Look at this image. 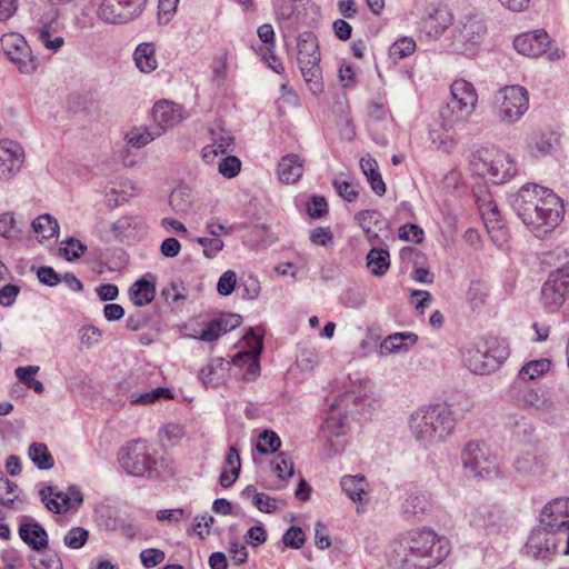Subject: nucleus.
<instances>
[{
    "label": "nucleus",
    "instance_id": "f257e3e1",
    "mask_svg": "<svg viewBox=\"0 0 569 569\" xmlns=\"http://www.w3.org/2000/svg\"><path fill=\"white\" fill-rule=\"evenodd\" d=\"M449 553L448 541L429 529L415 530L393 543L390 565L399 569H430Z\"/></svg>",
    "mask_w": 569,
    "mask_h": 569
},
{
    "label": "nucleus",
    "instance_id": "f03ea898",
    "mask_svg": "<svg viewBox=\"0 0 569 569\" xmlns=\"http://www.w3.org/2000/svg\"><path fill=\"white\" fill-rule=\"evenodd\" d=\"M442 422L440 437H448L455 429L456 418L447 403H437L427 408H420L411 415L410 429L419 441H431L435 439L436 428L432 422Z\"/></svg>",
    "mask_w": 569,
    "mask_h": 569
},
{
    "label": "nucleus",
    "instance_id": "7ed1b4c3",
    "mask_svg": "<svg viewBox=\"0 0 569 569\" xmlns=\"http://www.w3.org/2000/svg\"><path fill=\"white\" fill-rule=\"evenodd\" d=\"M298 64L306 83L313 94L323 91L322 72L320 68L319 42L312 31H303L298 36Z\"/></svg>",
    "mask_w": 569,
    "mask_h": 569
},
{
    "label": "nucleus",
    "instance_id": "20e7f679",
    "mask_svg": "<svg viewBox=\"0 0 569 569\" xmlns=\"http://www.w3.org/2000/svg\"><path fill=\"white\" fill-rule=\"evenodd\" d=\"M119 462L128 475L134 477L154 479L160 475L154 458L147 451L146 443L140 440L132 441L121 448Z\"/></svg>",
    "mask_w": 569,
    "mask_h": 569
},
{
    "label": "nucleus",
    "instance_id": "39448f33",
    "mask_svg": "<svg viewBox=\"0 0 569 569\" xmlns=\"http://www.w3.org/2000/svg\"><path fill=\"white\" fill-rule=\"evenodd\" d=\"M461 460L465 470L473 478L485 479L497 473L496 457L485 442H468L461 452Z\"/></svg>",
    "mask_w": 569,
    "mask_h": 569
},
{
    "label": "nucleus",
    "instance_id": "423d86ee",
    "mask_svg": "<svg viewBox=\"0 0 569 569\" xmlns=\"http://www.w3.org/2000/svg\"><path fill=\"white\" fill-rule=\"evenodd\" d=\"M497 114L502 122L515 123L528 110L529 93L522 86H507L496 94Z\"/></svg>",
    "mask_w": 569,
    "mask_h": 569
},
{
    "label": "nucleus",
    "instance_id": "0eeeda50",
    "mask_svg": "<svg viewBox=\"0 0 569 569\" xmlns=\"http://www.w3.org/2000/svg\"><path fill=\"white\" fill-rule=\"evenodd\" d=\"M540 192L539 203L533 208L537 217L532 218V222L523 223L537 231L545 228L543 233H548L562 220L563 204L552 190L541 188Z\"/></svg>",
    "mask_w": 569,
    "mask_h": 569
},
{
    "label": "nucleus",
    "instance_id": "6e6552de",
    "mask_svg": "<svg viewBox=\"0 0 569 569\" xmlns=\"http://www.w3.org/2000/svg\"><path fill=\"white\" fill-rule=\"evenodd\" d=\"M0 44L4 54L12 61L21 73L30 74L36 71L38 67V59L32 54V51L26 39L17 33H4L0 38Z\"/></svg>",
    "mask_w": 569,
    "mask_h": 569
},
{
    "label": "nucleus",
    "instance_id": "1a4fd4ad",
    "mask_svg": "<svg viewBox=\"0 0 569 569\" xmlns=\"http://www.w3.org/2000/svg\"><path fill=\"white\" fill-rule=\"evenodd\" d=\"M569 292V266L549 273L541 288V303L549 312H556L563 305Z\"/></svg>",
    "mask_w": 569,
    "mask_h": 569
},
{
    "label": "nucleus",
    "instance_id": "9d476101",
    "mask_svg": "<svg viewBox=\"0 0 569 569\" xmlns=\"http://www.w3.org/2000/svg\"><path fill=\"white\" fill-rule=\"evenodd\" d=\"M550 44V37L542 29L519 34L513 40V48L520 54L536 58L545 53H549L548 58L550 60H556L563 57V52L559 49H555L553 51L549 52Z\"/></svg>",
    "mask_w": 569,
    "mask_h": 569
},
{
    "label": "nucleus",
    "instance_id": "9b49d317",
    "mask_svg": "<svg viewBox=\"0 0 569 569\" xmlns=\"http://www.w3.org/2000/svg\"><path fill=\"white\" fill-rule=\"evenodd\" d=\"M541 188L536 183H527L511 196L510 206L522 222H532V218L537 217L533 208L539 203Z\"/></svg>",
    "mask_w": 569,
    "mask_h": 569
},
{
    "label": "nucleus",
    "instance_id": "f8f14e48",
    "mask_svg": "<svg viewBox=\"0 0 569 569\" xmlns=\"http://www.w3.org/2000/svg\"><path fill=\"white\" fill-rule=\"evenodd\" d=\"M485 32L486 26L480 19L467 16L455 29V44L459 50H469L481 41Z\"/></svg>",
    "mask_w": 569,
    "mask_h": 569
},
{
    "label": "nucleus",
    "instance_id": "ddd939ff",
    "mask_svg": "<svg viewBox=\"0 0 569 569\" xmlns=\"http://www.w3.org/2000/svg\"><path fill=\"white\" fill-rule=\"evenodd\" d=\"M23 163V149L16 141L0 140V179L9 180Z\"/></svg>",
    "mask_w": 569,
    "mask_h": 569
},
{
    "label": "nucleus",
    "instance_id": "4468645a",
    "mask_svg": "<svg viewBox=\"0 0 569 569\" xmlns=\"http://www.w3.org/2000/svg\"><path fill=\"white\" fill-rule=\"evenodd\" d=\"M477 102H470L460 98L451 97V101L447 103L440 111V117L445 127H453L456 123H465L475 111Z\"/></svg>",
    "mask_w": 569,
    "mask_h": 569
},
{
    "label": "nucleus",
    "instance_id": "2eb2a0df",
    "mask_svg": "<svg viewBox=\"0 0 569 569\" xmlns=\"http://www.w3.org/2000/svg\"><path fill=\"white\" fill-rule=\"evenodd\" d=\"M18 532L20 539L32 550L40 552L48 548L49 540L46 529L37 521H29V517H22Z\"/></svg>",
    "mask_w": 569,
    "mask_h": 569
},
{
    "label": "nucleus",
    "instance_id": "dca6fc26",
    "mask_svg": "<svg viewBox=\"0 0 569 569\" xmlns=\"http://www.w3.org/2000/svg\"><path fill=\"white\" fill-rule=\"evenodd\" d=\"M129 297L137 307L149 305L156 296V276L148 272L129 288Z\"/></svg>",
    "mask_w": 569,
    "mask_h": 569
},
{
    "label": "nucleus",
    "instance_id": "f3484780",
    "mask_svg": "<svg viewBox=\"0 0 569 569\" xmlns=\"http://www.w3.org/2000/svg\"><path fill=\"white\" fill-rule=\"evenodd\" d=\"M525 383L515 382L513 389H518L520 395L517 398V403L527 409L549 410L552 402L546 397L545 391L539 389L529 388Z\"/></svg>",
    "mask_w": 569,
    "mask_h": 569
},
{
    "label": "nucleus",
    "instance_id": "a211bd4d",
    "mask_svg": "<svg viewBox=\"0 0 569 569\" xmlns=\"http://www.w3.org/2000/svg\"><path fill=\"white\" fill-rule=\"evenodd\" d=\"M559 146V134L555 131L535 132L528 139L531 156L545 157L551 154Z\"/></svg>",
    "mask_w": 569,
    "mask_h": 569
},
{
    "label": "nucleus",
    "instance_id": "6ab92c4d",
    "mask_svg": "<svg viewBox=\"0 0 569 569\" xmlns=\"http://www.w3.org/2000/svg\"><path fill=\"white\" fill-rule=\"evenodd\" d=\"M152 118L161 129L173 127L182 119V108L166 100L158 101L152 108Z\"/></svg>",
    "mask_w": 569,
    "mask_h": 569
},
{
    "label": "nucleus",
    "instance_id": "aec40b11",
    "mask_svg": "<svg viewBox=\"0 0 569 569\" xmlns=\"http://www.w3.org/2000/svg\"><path fill=\"white\" fill-rule=\"evenodd\" d=\"M356 397L352 392L346 393L339 402H335L330 405V415L327 417V419L323 422V431L328 432L331 437H339L346 432V417L336 413V409L340 407L341 405H348L350 400L356 402Z\"/></svg>",
    "mask_w": 569,
    "mask_h": 569
},
{
    "label": "nucleus",
    "instance_id": "412c9836",
    "mask_svg": "<svg viewBox=\"0 0 569 569\" xmlns=\"http://www.w3.org/2000/svg\"><path fill=\"white\" fill-rule=\"evenodd\" d=\"M303 173V160L296 153L282 157L278 163V177L283 183L297 182Z\"/></svg>",
    "mask_w": 569,
    "mask_h": 569
},
{
    "label": "nucleus",
    "instance_id": "4be33fe9",
    "mask_svg": "<svg viewBox=\"0 0 569 569\" xmlns=\"http://www.w3.org/2000/svg\"><path fill=\"white\" fill-rule=\"evenodd\" d=\"M97 17L104 23L124 24L130 22L120 0H102L97 8Z\"/></svg>",
    "mask_w": 569,
    "mask_h": 569
},
{
    "label": "nucleus",
    "instance_id": "5701e85b",
    "mask_svg": "<svg viewBox=\"0 0 569 569\" xmlns=\"http://www.w3.org/2000/svg\"><path fill=\"white\" fill-rule=\"evenodd\" d=\"M451 13L445 7H438L423 20V29L431 37H439L451 24Z\"/></svg>",
    "mask_w": 569,
    "mask_h": 569
},
{
    "label": "nucleus",
    "instance_id": "b1692460",
    "mask_svg": "<svg viewBox=\"0 0 569 569\" xmlns=\"http://www.w3.org/2000/svg\"><path fill=\"white\" fill-rule=\"evenodd\" d=\"M418 342V336L413 332H395L389 335L380 345L382 353L407 352Z\"/></svg>",
    "mask_w": 569,
    "mask_h": 569
},
{
    "label": "nucleus",
    "instance_id": "393cba45",
    "mask_svg": "<svg viewBox=\"0 0 569 569\" xmlns=\"http://www.w3.org/2000/svg\"><path fill=\"white\" fill-rule=\"evenodd\" d=\"M41 501L46 508L54 513H61L70 509V496L66 492L58 491L52 486L43 487L39 491Z\"/></svg>",
    "mask_w": 569,
    "mask_h": 569
},
{
    "label": "nucleus",
    "instance_id": "a878e982",
    "mask_svg": "<svg viewBox=\"0 0 569 569\" xmlns=\"http://www.w3.org/2000/svg\"><path fill=\"white\" fill-rule=\"evenodd\" d=\"M360 168L370 184L371 190L379 197L386 193V183L379 172L377 161L371 157H362L360 159Z\"/></svg>",
    "mask_w": 569,
    "mask_h": 569
},
{
    "label": "nucleus",
    "instance_id": "bb28decb",
    "mask_svg": "<svg viewBox=\"0 0 569 569\" xmlns=\"http://www.w3.org/2000/svg\"><path fill=\"white\" fill-rule=\"evenodd\" d=\"M137 68L143 73H150L158 67L156 46L152 42H143L137 46L133 52Z\"/></svg>",
    "mask_w": 569,
    "mask_h": 569
},
{
    "label": "nucleus",
    "instance_id": "cd10ccee",
    "mask_svg": "<svg viewBox=\"0 0 569 569\" xmlns=\"http://www.w3.org/2000/svg\"><path fill=\"white\" fill-rule=\"evenodd\" d=\"M550 530H547L546 527L538 526L533 528L528 537L526 548L529 553H532L535 558H547V545H548V535Z\"/></svg>",
    "mask_w": 569,
    "mask_h": 569
},
{
    "label": "nucleus",
    "instance_id": "c85d7f7f",
    "mask_svg": "<svg viewBox=\"0 0 569 569\" xmlns=\"http://www.w3.org/2000/svg\"><path fill=\"white\" fill-rule=\"evenodd\" d=\"M546 459L542 456L527 453L516 460L517 472L529 476H541L546 472Z\"/></svg>",
    "mask_w": 569,
    "mask_h": 569
},
{
    "label": "nucleus",
    "instance_id": "c756f323",
    "mask_svg": "<svg viewBox=\"0 0 569 569\" xmlns=\"http://www.w3.org/2000/svg\"><path fill=\"white\" fill-rule=\"evenodd\" d=\"M367 267L372 276H383L390 267L389 251L382 248H371L367 254Z\"/></svg>",
    "mask_w": 569,
    "mask_h": 569
},
{
    "label": "nucleus",
    "instance_id": "7c9ffc66",
    "mask_svg": "<svg viewBox=\"0 0 569 569\" xmlns=\"http://www.w3.org/2000/svg\"><path fill=\"white\" fill-rule=\"evenodd\" d=\"M488 179L493 184H501L517 173L515 163L506 157V164L501 160H491Z\"/></svg>",
    "mask_w": 569,
    "mask_h": 569
},
{
    "label": "nucleus",
    "instance_id": "2f4dec72",
    "mask_svg": "<svg viewBox=\"0 0 569 569\" xmlns=\"http://www.w3.org/2000/svg\"><path fill=\"white\" fill-rule=\"evenodd\" d=\"M31 227L41 237L40 242L57 237L59 232L58 221L49 213L40 214L32 221Z\"/></svg>",
    "mask_w": 569,
    "mask_h": 569
},
{
    "label": "nucleus",
    "instance_id": "473e14b6",
    "mask_svg": "<svg viewBox=\"0 0 569 569\" xmlns=\"http://www.w3.org/2000/svg\"><path fill=\"white\" fill-rule=\"evenodd\" d=\"M29 458L40 470H49L53 467L54 460L48 447L41 442H33L29 447Z\"/></svg>",
    "mask_w": 569,
    "mask_h": 569
},
{
    "label": "nucleus",
    "instance_id": "72a5a7b5",
    "mask_svg": "<svg viewBox=\"0 0 569 569\" xmlns=\"http://www.w3.org/2000/svg\"><path fill=\"white\" fill-rule=\"evenodd\" d=\"M550 368V361L547 359L532 360L525 365L518 373V380L516 382L527 383L536 379L537 377L547 372Z\"/></svg>",
    "mask_w": 569,
    "mask_h": 569
},
{
    "label": "nucleus",
    "instance_id": "f704fd0d",
    "mask_svg": "<svg viewBox=\"0 0 569 569\" xmlns=\"http://www.w3.org/2000/svg\"><path fill=\"white\" fill-rule=\"evenodd\" d=\"M366 479L363 476H345L340 485L342 490L352 501H361L365 495Z\"/></svg>",
    "mask_w": 569,
    "mask_h": 569
},
{
    "label": "nucleus",
    "instance_id": "c9c22d12",
    "mask_svg": "<svg viewBox=\"0 0 569 569\" xmlns=\"http://www.w3.org/2000/svg\"><path fill=\"white\" fill-rule=\"evenodd\" d=\"M429 507V501L423 495L409 496L402 505L403 515L407 519L423 515Z\"/></svg>",
    "mask_w": 569,
    "mask_h": 569
},
{
    "label": "nucleus",
    "instance_id": "e433bc0d",
    "mask_svg": "<svg viewBox=\"0 0 569 569\" xmlns=\"http://www.w3.org/2000/svg\"><path fill=\"white\" fill-rule=\"evenodd\" d=\"M171 208L177 213H186L191 209V194L187 187H179L174 189L169 198Z\"/></svg>",
    "mask_w": 569,
    "mask_h": 569
},
{
    "label": "nucleus",
    "instance_id": "4c0bfd02",
    "mask_svg": "<svg viewBox=\"0 0 569 569\" xmlns=\"http://www.w3.org/2000/svg\"><path fill=\"white\" fill-rule=\"evenodd\" d=\"M485 355L479 348H469L463 353V363L468 369L477 375H488V369L485 366Z\"/></svg>",
    "mask_w": 569,
    "mask_h": 569
},
{
    "label": "nucleus",
    "instance_id": "58836bf2",
    "mask_svg": "<svg viewBox=\"0 0 569 569\" xmlns=\"http://www.w3.org/2000/svg\"><path fill=\"white\" fill-rule=\"evenodd\" d=\"M281 446L279 436L272 430H264L259 436L257 450L261 455L274 453Z\"/></svg>",
    "mask_w": 569,
    "mask_h": 569
},
{
    "label": "nucleus",
    "instance_id": "ea45409f",
    "mask_svg": "<svg viewBox=\"0 0 569 569\" xmlns=\"http://www.w3.org/2000/svg\"><path fill=\"white\" fill-rule=\"evenodd\" d=\"M451 97L453 98H460L462 100H467L470 102H477L478 101V94L472 83L459 79L453 81V83L450 87Z\"/></svg>",
    "mask_w": 569,
    "mask_h": 569
},
{
    "label": "nucleus",
    "instance_id": "a19ab883",
    "mask_svg": "<svg viewBox=\"0 0 569 569\" xmlns=\"http://www.w3.org/2000/svg\"><path fill=\"white\" fill-rule=\"evenodd\" d=\"M173 395L169 388L158 387L144 393H141L139 397L133 398L131 400L132 405H150L154 403L161 399L169 400L172 399Z\"/></svg>",
    "mask_w": 569,
    "mask_h": 569
},
{
    "label": "nucleus",
    "instance_id": "79ce46f5",
    "mask_svg": "<svg viewBox=\"0 0 569 569\" xmlns=\"http://www.w3.org/2000/svg\"><path fill=\"white\" fill-rule=\"evenodd\" d=\"M271 469L280 479L290 478L295 473V466L287 452H279L271 462Z\"/></svg>",
    "mask_w": 569,
    "mask_h": 569
},
{
    "label": "nucleus",
    "instance_id": "37998d69",
    "mask_svg": "<svg viewBox=\"0 0 569 569\" xmlns=\"http://www.w3.org/2000/svg\"><path fill=\"white\" fill-rule=\"evenodd\" d=\"M415 49V40L408 37H403L392 43V46L389 49V54L391 59L400 60L413 53Z\"/></svg>",
    "mask_w": 569,
    "mask_h": 569
},
{
    "label": "nucleus",
    "instance_id": "c03bdc74",
    "mask_svg": "<svg viewBox=\"0 0 569 569\" xmlns=\"http://www.w3.org/2000/svg\"><path fill=\"white\" fill-rule=\"evenodd\" d=\"M29 562L33 569H62V561L56 551H49L40 559L31 556Z\"/></svg>",
    "mask_w": 569,
    "mask_h": 569
},
{
    "label": "nucleus",
    "instance_id": "a18cd8bd",
    "mask_svg": "<svg viewBox=\"0 0 569 569\" xmlns=\"http://www.w3.org/2000/svg\"><path fill=\"white\" fill-rule=\"evenodd\" d=\"M89 539V531L83 527H72L64 536L63 542L68 548L80 549Z\"/></svg>",
    "mask_w": 569,
    "mask_h": 569
},
{
    "label": "nucleus",
    "instance_id": "49530a36",
    "mask_svg": "<svg viewBox=\"0 0 569 569\" xmlns=\"http://www.w3.org/2000/svg\"><path fill=\"white\" fill-rule=\"evenodd\" d=\"M238 291L242 299H256L260 293V282L252 276L241 278L238 284Z\"/></svg>",
    "mask_w": 569,
    "mask_h": 569
},
{
    "label": "nucleus",
    "instance_id": "de8ad7c7",
    "mask_svg": "<svg viewBox=\"0 0 569 569\" xmlns=\"http://www.w3.org/2000/svg\"><path fill=\"white\" fill-rule=\"evenodd\" d=\"M485 348L490 352L492 358H496L497 361L501 365L509 357L510 351L509 347L505 340H500L497 338L490 339L486 342Z\"/></svg>",
    "mask_w": 569,
    "mask_h": 569
},
{
    "label": "nucleus",
    "instance_id": "09e8293b",
    "mask_svg": "<svg viewBox=\"0 0 569 569\" xmlns=\"http://www.w3.org/2000/svg\"><path fill=\"white\" fill-rule=\"evenodd\" d=\"M307 212L313 219H320L328 213V202L325 197L313 194L307 202Z\"/></svg>",
    "mask_w": 569,
    "mask_h": 569
},
{
    "label": "nucleus",
    "instance_id": "8fccbe9b",
    "mask_svg": "<svg viewBox=\"0 0 569 569\" xmlns=\"http://www.w3.org/2000/svg\"><path fill=\"white\" fill-rule=\"evenodd\" d=\"M101 337L102 331L93 325L82 326L79 329L80 342L87 348H91L92 346L97 345Z\"/></svg>",
    "mask_w": 569,
    "mask_h": 569
},
{
    "label": "nucleus",
    "instance_id": "3c124183",
    "mask_svg": "<svg viewBox=\"0 0 569 569\" xmlns=\"http://www.w3.org/2000/svg\"><path fill=\"white\" fill-rule=\"evenodd\" d=\"M197 242L203 248L206 258L212 259L223 249V241L220 238L198 237Z\"/></svg>",
    "mask_w": 569,
    "mask_h": 569
},
{
    "label": "nucleus",
    "instance_id": "603ef678",
    "mask_svg": "<svg viewBox=\"0 0 569 569\" xmlns=\"http://www.w3.org/2000/svg\"><path fill=\"white\" fill-rule=\"evenodd\" d=\"M487 153V151H477L472 154V159L470 161L472 172L482 178H488V174L490 173L489 166L491 164V160H488L485 157Z\"/></svg>",
    "mask_w": 569,
    "mask_h": 569
},
{
    "label": "nucleus",
    "instance_id": "864d4df0",
    "mask_svg": "<svg viewBox=\"0 0 569 569\" xmlns=\"http://www.w3.org/2000/svg\"><path fill=\"white\" fill-rule=\"evenodd\" d=\"M218 170L226 178H234L241 170V161L236 156H227L220 161Z\"/></svg>",
    "mask_w": 569,
    "mask_h": 569
},
{
    "label": "nucleus",
    "instance_id": "5fc2aeb1",
    "mask_svg": "<svg viewBox=\"0 0 569 569\" xmlns=\"http://www.w3.org/2000/svg\"><path fill=\"white\" fill-rule=\"evenodd\" d=\"M306 541V536L300 527H290L282 536V542L286 547L299 549Z\"/></svg>",
    "mask_w": 569,
    "mask_h": 569
},
{
    "label": "nucleus",
    "instance_id": "6e6d98bb",
    "mask_svg": "<svg viewBox=\"0 0 569 569\" xmlns=\"http://www.w3.org/2000/svg\"><path fill=\"white\" fill-rule=\"evenodd\" d=\"M66 244L61 251L68 261L78 260L87 250V246L73 237L68 238Z\"/></svg>",
    "mask_w": 569,
    "mask_h": 569
},
{
    "label": "nucleus",
    "instance_id": "4d7b16f0",
    "mask_svg": "<svg viewBox=\"0 0 569 569\" xmlns=\"http://www.w3.org/2000/svg\"><path fill=\"white\" fill-rule=\"evenodd\" d=\"M237 286V274L232 270L224 271L218 280L217 291L219 295L227 297L230 296Z\"/></svg>",
    "mask_w": 569,
    "mask_h": 569
},
{
    "label": "nucleus",
    "instance_id": "13d9d810",
    "mask_svg": "<svg viewBox=\"0 0 569 569\" xmlns=\"http://www.w3.org/2000/svg\"><path fill=\"white\" fill-rule=\"evenodd\" d=\"M138 226L137 218L124 216L119 218L112 224V231L117 237H129L131 234V230L136 229Z\"/></svg>",
    "mask_w": 569,
    "mask_h": 569
},
{
    "label": "nucleus",
    "instance_id": "bf43d9fd",
    "mask_svg": "<svg viewBox=\"0 0 569 569\" xmlns=\"http://www.w3.org/2000/svg\"><path fill=\"white\" fill-rule=\"evenodd\" d=\"M210 133L212 136L213 144L219 149L220 153H227L234 142L233 136L229 131H224L222 129H211Z\"/></svg>",
    "mask_w": 569,
    "mask_h": 569
},
{
    "label": "nucleus",
    "instance_id": "052dcab7",
    "mask_svg": "<svg viewBox=\"0 0 569 569\" xmlns=\"http://www.w3.org/2000/svg\"><path fill=\"white\" fill-rule=\"evenodd\" d=\"M399 238L405 241L421 243L423 241V230L418 224L407 223L399 228Z\"/></svg>",
    "mask_w": 569,
    "mask_h": 569
},
{
    "label": "nucleus",
    "instance_id": "680f3d73",
    "mask_svg": "<svg viewBox=\"0 0 569 569\" xmlns=\"http://www.w3.org/2000/svg\"><path fill=\"white\" fill-rule=\"evenodd\" d=\"M220 326L221 323L218 322L216 318H213L204 325V328L200 331L199 336L193 337L202 341H216L217 339H219V337L222 336Z\"/></svg>",
    "mask_w": 569,
    "mask_h": 569
},
{
    "label": "nucleus",
    "instance_id": "e2e57ef3",
    "mask_svg": "<svg viewBox=\"0 0 569 569\" xmlns=\"http://www.w3.org/2000/svg\"><path fill=\"white\" fill-rule=\"evenodd\" d=\"M37 277L42 284L48 287H56L62 281L61 276L49 266L39 267L37 270Z\"/></svg>",
    "mask_w": 569,
    "mask_h": 569
},
{
    "label": "nucleus",
    "instance_id": "0e129e2a",
    "mask_svg": "<svg viewBox=\"0 0 569 569\" xmlns=\"http://www.w3.org/2000/svg\"><path fill=\"white\" fill-rule=\"evenodd\" d=\"M166 555L162 550L157 548L144 549L140 552L141 563L146 568H153L163 562Z\"/></svg>",
    "mask_w": 569,
    "mask_h": 569
},
{
    "label": "nucleus",
    "instance_id": "69168bd1",
    "mask_svg": "<svg viewBox=\"0 0 569 569\" xmlns=\"http://www.w3.org/2000/svg\"><path fill=\"white\" fill-rule=\"evenodd\" d=\"M355 218L363 232L369 233L371 223H378L381 220L382 214L377 210H362L358 212Z\"/></svg>",
    "mask_w": 569,
    "mask_h": 569
},
{
    "label": "nucleus",
    "instance_id": "338daca9",
    "mask_svg": "<svg viewBox=\"0 0 569 569\" xmlns=\"http://www.w3.org/2000/svg\"><path fill=\"white\" fill-rule=\"evenodd\" d=\"M154 139V136L148 130L140 131L133 129L127 133V141L130 146L136 148H142Z\"/></svg>",
    "mask_w": 569,
    "mask_h": 569
},
{
    "label": "nucleus",
    "instance_id": "774afa93",
    "mask_svg": "<svg viewBox=\"0 0 569 569\" xmlns=\"http://www.w3.org/2000/svg\"><path fill=\"white\" fill-rule=\"evenodd\" d=\"M556 541V550L562 547V552L569 555V523L561 521L560 529H555L551 532Z\"/></svg>",
    "mask_w": 569,
    "mask_h": 569
}]
</instances>
